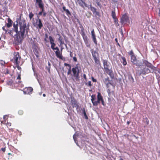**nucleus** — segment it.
Returning a JSON list of instances; mask_svg holds the SVG:
<instances>
[{
	"label": "nucleus",
	"mask_w": 160,
	"mask_h": 160,
	"mask_svg": "<svg viewBox=\"0 0 160 160\" xmlns=\"http://www.w3.org/2000/svg\"><path fill=\"white\" fill-rule=\"evenodd\" d=\"M21 57L18 52H15L13 53V57L11 61L15 64H20Z\"/></svg>",
	"instance_id": "nucleus-4"
},
{
	"label": "nucleus",
	"mask_w": 160,
	"mask_h": 160,
	"mask_svg": "<svg viewBox=\"0 0 160 160\" xmlns=\"http://www.w3.org/2000/svg\"><path fill=\"white\" fill-rule=\"evenodd\" d=\"M82 38L84 42L85 41H87L88 40L87 37V36L86 35L82 37Z\"/></svg>",
	"instance_id": "nucleus-36"
},
{
	"label": "nucleus",
	"mask_w": 160,
	"mask_h": 160,
	"mask_svg": "<svg viewBox=\"0 0 160 160\" xmlns=\"http://www.w3.org/2000/svg\"><path fill=\"white\" fill-rule=\"evenodd\" d=\"M83 78H84L86 80H87V77H86V74H84L83 75Z\"/></svg>",
	"instance_id": "nucleus-52"
},
{
	"label": "nucleus",
	"mask_w": 160,
	"mask_h": 160,
	"mask_svg": "<svg viewBox=\"0 0 160 160\" xmlns=\"http://www.w3.org/2000/svg\"><path fill=\"white\" fill-rule=\"evenodd\" d=\"M158 14L159 16L160 17V11H159Z\"/></svg>",
	"instance_id": "nucleus-64"
},
{
	"label": "nucleus",
	"mask_w": 160,
	"mask_h": 160,
	"mask_svg": "<svg viewBox=\"0 0 160 160\" xmlns=\"http://www.w3.org/2000/svg\"><path fill=\"white\" fill-rule=\"evenodd\" d=\"M5 27L4 26L2 28V29L5 31V33H7V31L8 29H6L5 28Z\"/></svg>",
	"instance_id": "nucleus-44"
},
{
	"label": "nucleus",
	"mask_w": 160,
	"mask_h": 160,
	"mask_svg": "<svg viewBox=\"0 0 160 160\" xmlns=\"http://www.w3.org/2000/svg\"><path fill=\"white\" fill-rule=\"evenodd\" d=\"M121 58L122 60L121 62L122 63L123 65L124 66L126 65L127 64V62L125 58L124 57H122Z\"/></svg>",
	"instance_id": "nucleus-19"
},
{
	"label": "nucleus",
	"mask_w": 160,
	"mask_h": 160,
	"mask_svg": "<svg viewBox=\"0 0 160 160\" xmlns=\"http://www.w3.org/2000/svg\"><path fill=\"white\" fill-rule=\"evenodd\" d=\"M1 150H2L3 152H5L6 150L5 147L2 148Z\"/></svg>",
	"instance_id": "nucleus-50"
},
{
	"label": "nucleus",
	"mask_w": 160,
	"mask_h": 160,
	"mask_svg": "<svg viewBox=\"0 0 160 160\" xmlns=\"http://www.w3.org/2000/svg\"><path fill=\"white\" fill-rule=\"evenodd\" d=\"M91 35L92 36V38L93 37H96L95 32L93 29L91 31Z\"/></svg>",
	"instance_id": "nucleus-33"
},
{
	"label": "nucleus",
	"mask_w": 160,
	"mask_h": 160,
	"mask_svg": "<svg viewBox=\"0 0 160 160\" xmlns=\"http://www.w3.org/2000/svg\"><path fill=\"white\" fill-rule=\"evenodd\" d=\"M36 1L38 4L42 2V0H36Z\"/></svg>",
	"instance_id": "nucleus-47"
},
{
	"label": "nucleus",
	"mask_w": 160,
	"mask_h": 160,
	"mask_svg": "<svg viewBox=\"0 0 160 160\" xmlns=\"http://www.w3.org/2000/svg\"><path fill=\"white\" fill-rule=\"evenodd\" d=\"M71 104L73 108L76 107L78 106L77 102L74 98H71Z\"/></svg>",
	"instance_id": "nucleus-15"
},
{
	"label": "nucleus",
	"mask_w": 160,
	"mask_h": 160,
	"mask_svg": "<svg viewBox=\"0 0 160 160\" xmlns=\"http://www.w3.org/2000/svg\"><path fill=\"white\" fill-rule=\"evenodd\" d=\"M81 34L82 35V37L86 35L85 34V32H84V29L83 28H82V29L81 30Z\"/></svg>",
	"instance_id": "nucleus-28"
},
{
	"label": "nucleus",
	"mask_w": 160,
	"mask_h": 160,
	"mask_svg": "<svg viewBox=\"0 0 160 160\" xmlns=\"http://www.w3.org/2000/svg\"><path fill=\"white\" fill-rule=\"evenodd\" d=\"M84 42L87 47H89L90 46V44L89 43L88 40L87 41H85Z\"/></svg>",
	"instance_id": "nucleus-37"
},
{
	"label": "nucleus",
	"mask_w": 160,
	"mask_h": 160,
	"mask_svg": "<svg viewBox=\"0 0 160 160\" xmlns=\"http://www.w3.org/2000/svg\"><path fill=\"white\" fill-rule=\"evenodd\" d=\"M131 61L133 64L136 65V66L139 67L141 66V61L137 60L135 55L131 56Z\"/></svg>",
	"instance_id": "nucleus-6"
},
{
	"label": "nucleus",
	"mask_w": 160,
	"mask_h": 160,
	"mask_svg": "<svg viewBox=\"0 0 160 160\" xmlns=\"http://www.w3.org/2000/svg\"><path fill=\"white\" fill-rule=\"evenodd\" d=\"M38 5L39 7L40 8L42 9V10H43V9H44L43 4L42 2L38 4Z\"/></svg>",
	"instance_id": "nucleus-22"
},
{
	"label": "nucleus",
	"mask_w": 160,
	"mask_h": 160,
	"mask_svg": "<svg viewBox=\"0 0 160 160\" xmlns=\"http://www.w3.org/2000/svg\"><path fill=\"white\" fill-rule=\"evenodd\" d=\"M129 20V18L128 15L125 14H123L120 19V22L122 24L127 22Z\"/></svg>",
	"instance_id": "nucleus-10"
},
{
	"label": "nucleus",
	"mask_w": 160,
	"mask_h": 160,
	"mask_svg": "<svg viewBox=\"0 0 160 160\" xmlns=\"http://www.w3.org/2000/svg\"><path fill=\"white\" fill-rule=\"evenodd\" d=\"M64 65L66 66H68L70 68H71V67L70 65L69 64H68V63H64Z\"/></svg>",
	"instance_id": "nucleus-48"
},
{
	"label": "nucleus",
	"mask_w": 160,
	"mask_h": 160,
	"mask_svg": "<svg viewBox=\"0 0 160 160\" xmlns=\"http://www.w3.org/2000/svg\"><path fill=\"white\" fill-rule=\"evenodd\" d=\"M92 81L94 82H97V80L95 78H94L92 77Z\"/></svg>",
	"instance_id": "nucleus-45"
},
{
	"label": "nucleus",
	"mask_w": 160,
	"mask_h": 160,
	"mask_svg": "<svg viewBox=\"0 0 160 160\" xmlns=\"http://www.w3.org/2000/svg\"><path fill=\"white\" fill-rule=\"evenodd\" d=\"M158 3L160 5V0H158Z\"/></svg>",
	"instance_id": "nucleus-62"
},
{
	"label": "nucleus",
	"mask_w": 160,
	"mask_h": 160,
	"mask_svg": "<svg viewBox=\"0 0 160 160\" xmlns=\"http://www.w3.org/2000/svg\"><path fill=\"white\" fill-rule=\"evenodd\" d=\"M143 62L147 67H148L152 69L153 68H154L153 66L152 65V64L147 60H144L143 61Z\"/></svg>",
	"instance_id": "nucleus-14"
},
{
	"label": "nucleus",
	"mask_w": 160,
	"mask_h": 160,
	"mask_svg": "<svg viewBox=\"0 0 160 160\" xmlns=\"http://www.w3.org/2000/svg\"><path fill=\"white\" fill-rule=\"evenodd\" d=\"M131 79H132V82H134V79H133V77H132V76H131Z\"/></svg>",
	"instance_id": "nucleus-58"
},
{
	"label": "nucleus",
	"mask_w": 160,
	"mask_h": 160,
	"mask_svg": "<svg viewBox=\"0 0 160 160\" xmlns=\"http://www.w3.org/2000/svg\"><path fill=\"white\" fill-rule=\"evenodd\" d=\"M36 22L33 23V26L36 27H38L39 30L41 29L43 26L41 20L38 18L36 19Z\"/></svg>",
	"instance_id": "nucleus-8"
},
{
	"label": "nucleus",
	"mask_w": 160,
	"mask_h": 160,
	"mask_svg": "<svg viewBox=\"0 0 160 160\" xmlns=\"http://www.w3.org/2000/svg\"><path fill=\"white\" fill-rule=\"evenodd\" d=\"M60 43V45H62L63 44H64V42L63 40H60V41H59Z\"/></svg>",
	"instance_id": "nucleus-43"
},
{
	"label": "nucleus",
	"mask_w": 160,
	"mask_h": 160,
	"mask_svg": "<svg viewBox=\"0 0 160 160\" xmlns=\"http://www.w3.org/2000/svg\"><path fill=\"white\" fill-rule=\"evenodd\" d=\"M104 82L105 84H106L107 85H108V84H110L111 85L112 84L111 83L109 82V78L108 77L105 79Z\"/></svg>",
	"instance_id": "nucleus-20"
},
{
	"label": "nucleus",
	"mask_w": 160,
	"mask_h": 160,
	"mask_svg": "<svg viewBox=\"0 0 160 160\" xmlns=\"http://www.w3.org/2000/svg\"><path fill=\"white\" fill-rule=\"evenodd\" d=\"M77 135L76 134H74L73 135V139H74L75 142L76 143V141H77Z\"/></svg>",
	"instance_id": "nucleus-34"
},
{
	"label": "nucleus",
	"mask_w": 160,
	"mask_h": 160,
	"mask_svg": "<svg viewBox=\"0 0 160 160\" xmlns=\"http://www.w3.org/2000/svg\"><path fill=\"white\" fill-rule=\"evenodd\" d=\"M93 13L95 17L97 18H99L100 17V13L99 12L97 11H93Z\"/></svg>",
	"instance_id": "nucleus-17"
},
{
	"label": "nucleus",
	"mask_w": 160,
	"mask_h": 160,
	"mask_svg": "<svg viewBox=\"0 0 160 160\" xmlns=\"http://www.w3.org/2000/svg\"><path fill=\"white\" fill-rule=\"evenodd\" d=\"M34 16V14L33 13H32V12L30 13L29 16L30 18V20L32 19V18Z\"/></svg>",
	"instance_id": "nucleus-35"
},
{
	"label": "nucleus",
	"mask_w": 160,
	"mask_h": 160,
	"mask_svg": "<svg viewBox=\"0 0 160 160\" xmlns=\"http://www.w3.org/2000/svg\"><path fill=\"white\" fill-rule=\"evenodd\" d=\"M97 5L100 7L101 6V4L99 2H97Z\"/></svg>",
	"instance_id": "nucleus-54"
},
{
	"label": "nucleus",
	"mask_w": 160,
	"mask_h": 160,
	"mask_svg": "<svg viewBox=\"0 0 160 160\" xmlns=\"http://www.w3.org/2000/svg\"><path fill=\"white\" fill-rule=\"evenodd\" d=\"M63 10H68V9H65V7H63Z\"/></svg>",
	"instance_id": "nucleus-61"
},
{
	"label": "nucleus",
	"mask_w": 160,
	"mask_h": 160,
	"mask_svg": "<svg viewBox=\"0 0 160 160\" xmlns=\"http://www.w3.org/2000/svg\"><path fill=\"white\" fill-rule=\"evenodd\" d=\"M56 50V51H55V53L57 57L62 60H64L65 59V58L63 57L62 53L60 52V50L57 47H56L54 49H53V50Z\"/></svg>",
	"instance_id": "nucleus-9"
},
{
	"label": "nucleus",
	"mask_w": 160,
	"mask_h": 160,
	"mask_svg": "<svg viewBox=\"0 0 160 160\" xmlns=\"http://www.w3.org/2000/svg\"><path fill=\"white\" fill-rule=\"evenodd\" d=\"M113 19H114V22L116 25V26H119V25L118 22V18L116 17L113 18Z\"/></svg>",
	"instance_id": "nucleus-21"
},
{
	"label": "nucleus",
	"mask_w": 160,
	"mask_h": 160,
	"mask_svg": "<svg viewBox=\"0 0 160 160\" xmlns=\"http://www.w3.org/2000/svg\"><path fill=\"white\" fill-rule=\"evenodd\" d=\"M44 97H45L46 96V95L45 94H43V95H42Z\"/></svg>",
	"instance_id": "nucleus-63"
},
{
	"label": "nucleus",
	"mask_w": 160,
	"mask_h": 160,
	"mask_svg": "<svg viewBox=\"0 0 160 160\" xmlns=\"http://www.w3.org/2000/svg\"><path fill=\"white\" fill-rule=\"evenodd\" d=\"M44 41L46 42H48V40H47V38H44Z\"/></svg>",
	"instance_id": "nucleus-59"
},
{
	"label": "nucleus",
	"mask_w": 160,
	"mask_h": 160,
	"mask_svg": "<svg viewBox=\"0 0 160 160\" xmlns=\"http://www.w3.org/2000/svg\"><path fill=\"white\" fill-rule=\"evenodd\" d=\"M13 83V81L11 79L9 80H8L7 82V84L9 85H12Z\"/></svg>",
	"instance_id": "nucleus-23"
},
{
	"label": "nucleus",
	"mask_w": 160,
	"mask_h": 160,
	"mask_svg": "<svg viewBox=\"0 0 160 160\" xmlns=\"http://www.w3.org/2000/svg\"><path fill=\"white\" fill-rule=\"evenodd\" d=\"M58 35L59 36V38H58V41H60V40H62V37H61V36H60V34H58Z\"/></svg>",
	"instance_id": "nucleus-46"
},
{
	"label": "nucleus",
	"mask_w": 160,
	"mask_h": 160,
	"mask_svg": "<svg viewBox=\"0 0 160 160\" xmlns=\"http://www.w3.org/2000/svg\"><path fill=\"white\" fill-rule=\"evenodd\" d=\"M42 11L39 12V15H42V12H43V11Z\"/></svg>",
	"instance_id": "nucleus-53"
},
{
	"label": "nucleus",
	"mask_w": 160,
	"mask_h": 160,
	"mask_svg": "<svg viewBox=\"0 0 160 160\" xmlns=\"http://www.w3.org/2000/svg\"><path fill=\"white\" fill-rule=\"evenodd\" d=\"M8 118V116L7 115H4L3 118V120L1 121V124H6V122L8 121L7 119Z\"/></svg>",
	"instance_id": "nucleus-16"
},
{
	"label": "nucleus",
	"mask_w": 160,
	"mask_h": 160,
	"mask_svg": "<svg viewBox=\"0 0 160 160\" xmlns=\"http://www.w3.org/2000/svg\"><path fill=\"white\" fill-rule=\"evenodd\" d=\"M8 23L6 24V26L8 28H9L12 26V21L10 18H8Z\"/></svg>",
	"instance_id": "nucleus-18"
},
{
	"label": "nucleus",
	"mask_w": 160,
	"mask_h": 160,
	"mask_svg": "<svg viewBox=\"0 0 160 160\" xmlns=\"http://www.w3.org/2000/svg\"><path fill=\"white\" fill-rule=\"evenodd\" d=\"M72 71L73 73V76L75 77L76 80H78L79 78V69L78 67L76 66L72 68Z\"/></svg>",
	"instance_id": "nucleus-7"
},
{
	"label": "nucleus",
	"mask_w": 160,
	"mask_h": 160,
	"mask_svg": "<svg viewBox=\"0 0 160 160\" xmlns=\"http://www.w3.org/2000/svg\"><path fill=\"white\" fill-rule=\"evenodd\" d=\"M146 120L147 124V125H148L149 124V120L147 118H146Z\"/></svg>",
	"instance_id": "nucleus-51"
},
{
	"label": "nucleus",
	"mask_w": 160,
	"mask_h": 160,
	"mask_svg": "<svg viewBox=\"0 0 160 160\" xmlns=\"http://www.w3.org/2000/svg\"><path fill=\"white\" fill-rule=\"evenodd\" d=\"M18 75V77H17V80H20L21 78V73H20V72H17V73Z\"/></svg>",
	"instance_id": "nucleus-31"
},
{
	"label": "nucleus",
	"mask_w": 160,
	"mask_h": 160,
	"mask_svg": "<svg viewBox=\"0 0 160 160\" xmlns=\"http://www.w3.org/2000/svg\"><path fill=\"white\" fill-rule=\"evenodd\" d=\"M66 12V13L67 15L70 18L71 16V13L69 12V11H65Z\"/></svg>",
	"instance_id": "nucleus-25"
},
{
	"label": "nucleus",
	"mask_w": 160,
	"mask_h": 160,
	"mask_svg": "<svg viewBox=\"0 0 160 160\" xmlns=\"http://www.w3.org/2000/svg\"><path fill=\"white\" fill-rule=\"evenodd\" d=\"M115 11H112L111 15L112 18L116 17Z\"/></svg>",
	"instance_id": "nucleus-24"
},
{
	"label": "nucleus",
	"mask_w": 160,
	"mask_h": 160,
	"mask_svg": "<svg viewBox=\"0 0 160 160\" xmlns=\"http://www.w3.org/2000/svg\"><path fill=\"white\" fill-rule=\"evenodd\" d=\"M139 75H145L146 74L150 72V70L148 68L146 67L142 69H141L140 71H138Z\"/></svg>",
	"instance_id": "nucleus-11"
},
{
	"label": "nucleus",
	"mask_w": 160,
	"mask_h": 160,
	"mask_svg": "<svg viewBox=\"0 0 160 160\" xmlns=\"http://www.w3.org/2000/svg\"><path fill=\"white\" fill-rule=\"evenodd\" d=\"M6 125L7 126H11V123L10 122H7Z\"/></svg>",
	"instance_id": "nucleus-42"
},
{
	"label": "nucleus",
	"mask_w": 160,
	"mask_h": 160,
	"mask_svg": "<svg viewBox=\"0 0 160 160\" xmlns=\"http://www.w3.org/2000/svg\"><path fill=\"white\" fill-rule=\"evenodd\" d=\"M4 73L6 74H9V70L8 69L6 68L5 69L4 71Z\"/></svg>",
	"instance_id": "nucleus-38"
},
{
	"label": "nucleus",
	"mask_w": 160,
	"mask_h": 160,
	"mask_svg": "<svg viewBox=\"0 0 160 160\" xmlns=\"http://www.w3.org/2000/svg\"><path fill=\"white\" fill-rule=\"evenodd\" d=\"M115 41L116 42H118V39L117 38H116L115 39Z\"/></svg>",
	"instance_id": "nucleus-60"
},
{
	"label": "nucleus",
	"mask_w": 160,
	"mask_h": 160,
	"mask_svg": "<svg viewBox=\"0 0 160 160\" xmlns=\"http://www.w3.org/2000/svg\"><path fill=\"white\" fill-rule=\"evenodd\" d=\"M49 38L50 42L51 44V48L53 50L54 49L55 47L56 46V44L54 42V39L51 36H49Z\"/></svg>",
	"instance_id": "nucleus-13"
},
{
	"label": "nucleus",
	"mask_w": 160,
	"mask_h": 160,
	"mask_svg": "<svg viewBox=\"0 0 160 160\" xmlns=\"http://www.w3.org/2000/svg\"><path fill=\"white\" fill-rule=\"evenodd\" d=\"M70 55L71 57H72L73 54H72V52H70Z\"/></svg>",
	"instance_id": "nucleus-55"
},
{
	"label": "nucleus",
	"mask_w": 160,
	"mask_h": 160,
	"mask_svg": "<svg viewBox=\"0 0 160 160\" xmlns=\"http://www.w3.org/2000/svg\"><path fill=\"white\" fill-rule=\"evenodd\" d=\"M7 32L11 36H13V32L11 30H8Z\"/></svg>",
	"instance_id": "nucleus-32"
},
{
	"label": "nucleus",
	"mask_w": 160,
	"mask_h": 160,
	"mask_svg": "<svg viewBox=\"0 0 160 160\" xmlns=\"http://www.w3.org/2000/svg\"><path fill=\"white\" fill-rule=\"evenodd\" d=\"M71 68H70L69 69H68V71L67 72V74L68 75H69L71 74Z\"/></svg>",
	"instance_id": "nucleus-41"
},
{
	"label": "nucleus",
	"mask_w": 160,
	"mask_h": 160,
	"mask_svg": "<svg viewBox=\"0 0 160 160\" xmlns=\"http://www.w3.org/2000/svg\"><path fill=\"white\" fill-rule=\"evenodd\" d=\"M91 100L94 106H97L101 102L102 104L104 106H105V104L104 102V101L103 98L100 92H98L97 95V100H96V97L95 95H92L91 96Z\"/></svg>",
	"instance_id": "nucleus-2"
},
{
	"label": "nucleus",
	"mask_w": 160,
	"mask_h": 160,
	"mask_svg": "<svg viewBox=\"0 0 160 160\" xmlns=\"http://www.w3.org/2000/svg\"><path fill=\"white\" fill-rule=\"evenodd\" d=\"M128 54L131 57V56H133L135 55L134 53L133 52L132 50H131L129 52H128Z\"/></svg>",
	"instance_id": "nucleus-27"
},
{
	"label": "nucleus",
	"mask_w": 160,
	"mask_h": 160,
	"mask_svg": "<svg viewBox=\"0 0 160 160\" xmlns=\"http://www.w3.org/2000/svg\"><path fill=\"white\" fill-rule=\"evenodd\" d=\"M23 111L22 110H19L18 111V114L20 115H22L23 114Z\"/></svg>",
	"instance_id": "nucleus-39"
},
{
	"label": "nucleus",
	"mask_w": 160,
	"mask_h": 160,
	"mask_svg": "<svg viewBox=\"0 0 160 160\" xmlns=\"http://www.w3.org/2000/svg\"><path fill=\"white\" fill-rule=\"evenodd\" d=\"M45 38H48V34H45Z\"/></svg>",
	"instance_id": "nucleus-56"
},
{
	"label": "nucleus",
	"mask_w": 160,
	"mask_h": 160,
	"mask_svg": "<svg viewBox=\"0 0 160 160\" xmlns=\"http://www.w3.org/2000/svg\"><path fill=\"white\" fill-rule=\"evenodd\" d=\"M102 62L104 68L106 72L111 78L113 77V71L110 63L107 60H103Z\"/></svg>",
	"instance_id": "nucleus-3"
},
{
	"label": "nucleus",
	"mask_w": 160,
	"mask_h": 160,
	"mask_svg": "<svg viewBox=\"0 0 160 160\" xmlns=\"http://www.w3.org/2000/svg\"><path fill=\"white\" fill-rule=\"evenodd\" d=\"M19 64H16L15 65H16V67H17V68L18 70L20 71L19 72H21V68L19 66Z\"/></svg>",
	"instance_id": "nucleus-29"
},
{
	"label": "nucleus",
	"mask_w": 160,
	"mask_h": 160,
	"mask_svg": "<svg viewBox=\"0 0 160 160\" xmlns=\"http://www.w3.org/2000/svg\"><path fill=\"white\" fill-rule=\"evenodd\" d=\"M42 15H43V16H46V13L45 12H44V11H43V12H42Z\"/></svg>",
	"instance_id": "nucleus-57"
},
{
	"label": "nucleus",
	"mask_w": 160,
	"mask_h": 160,
	"mask_svg": "<svg viewBox=\"0 0 160 160\" xmlns=\"http://www.w3.org/2000/svg\"><path fill=\"white\" fill-rule=\"evenodd\" d=\"M73 60L75 62H77V58L76 57H73Z\"/></svg>",
	"instance_id": "nucleus-49"
},
{
	"label": "nucleus",
	"mask_w": 160,
	"mask_h": 160,
	"mask_svg": "<svg viewBox=\"0 0 160 160\" xmlns=\"http://www.w3.org/2000/svg\"><path fill=\"white\" fill-rule=\"evenodd\" d=\"M33 90V88L31 87H29L25 88L23 91L24 93L25 94H30Z\"/></svg>",
	"instance_id": "nucleus-12"
},
{
	"label": "nucleus",
	"mask_w": 160,
	"mask_h": 160,
	"mask_svg": "<svg viewBox=\"0 0 160 160\" xmlns=\"http://www.w3.org/2000/svg\"><path fill=\"white\" fill-rule=\"evenodd\" d=\"M85 84L86 85L90 87H91L92 86L91 81H88L87 83H86Z\"/></svg>",
	"instance_id": "nucleus-30"
},
{
	"label": "nucleus",
	"mask_w": 160,
	"mask_h": 160,
	"mask_svg": "<svg viewBox=\"0 0 160 160\" xmlns=\"http://www.w3.org/2000/svg\"><path fill=\"white\" fill-rule=\"evenodd\" d=\"M20 31H18V24H15L14 23L13 25L14 31L16 32V36L18 39L23 40L28 35L29 30V26L27 25L25 21H22L20 22Z\"/></svg>",
	"instance_id": "nucleus-1"
},
{
	"label": "nucleus",
	"mask_w": 160,
	"mask_h": 160,
	"mask_svg": "<svg viewBox=\"0 0 160 160\" xmlns=\"http://www.w3.org/2000/svg\"><path fill=\"white\" fill-rule=\"evenodd\" d=\"M90 51L95 63L97 65H100V61L99 58L98 57H97V56H98V52L94 51L93 49H91Z\"/></svg>",
	"instance_id": "nucleus-5"
},
{
	"label": "nucleus",
	"mask_w": 160,
	"mask_h": 160,
	"mask_svg": "<svg viewBox=\"0 0 160 160\" xmlns=\"http://www.w3.org/2000/svg\"><path fill=\"white\" fill-rule=\"evenodd\" d=\"M84 115L85 116V118L87 119H88V117L87 116V114H86V113L85 111H84Z\"/></svg>",
	"instance_id": "nucleus-40"
},
{
	"label": "nucleus",
	"mask_w": 160,
	"mask_h": 160,
	"mask_svg": "<svg viewBox=\"0 0 160 160\" xmlns=\"http://www.w3.org/2000/svg\"><path fill=\"white\" fill-rule=\"evenodd\" d=\"M92 39H93V41L94 43L96 45H97V39L96 38V37H92Z\"/></svg>",
	"instance_id": "nucleus-26"
}]
</instances>
